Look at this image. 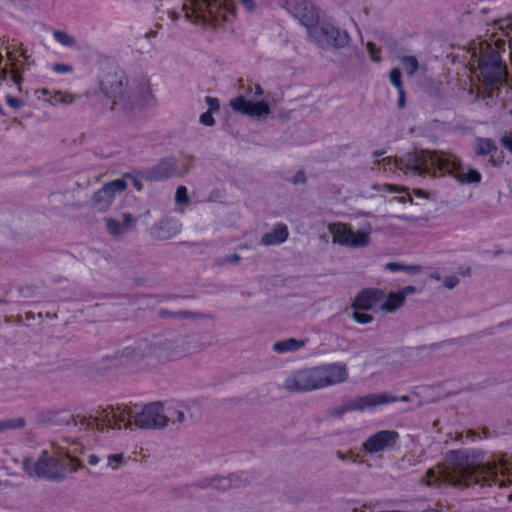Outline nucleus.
I'll list each match as a JSON object with an SVG mask.
<instances>
[{
    "mask_svg": "<svg viewBox=\"0 0 512 512\" xmlns=\"http://www.w3.org/2000/svg\"><path fill=\"white\" fill-rule=\"evenodd\" d=\"M446 467H435L427 471L425 484L437 487L441 483L456 488L473 486H506L504 477L512 482V456L498 457L484 461L480 452L451 450L445 455Z\"/></svg>",
    "mask_w": 512,
    "mask_h": 512,
    "instance_id": "1",
    "label": "nucleus"
},
{
    "mask_svg": "<svg viewBox=\"0 0 512 512\" xmlns=\"http://www.w3.org/2000/svg\"><path fill=\"white\" fill-rule=\"evenodd\" d=\"M397 169L404 173H412L417 176L450 175L460 183H479L481 174L472 168L465 172L459 159L451 154L414 151L406 153L403 157L394 160Z\"/></svg>",
    "mask_w": 512,
    "mask_h": 512,
    "instance_id": "2",
    "label": "nucleus"
},
{
    "mask_svg": "<svg viewBox=\"0 0 512 512\" xmlns=\"http://www.w3.org/2000/svg\"><path fill=\"white\" fill-rule=\"evenodd\" d=\"M134 423L141 429H162L165 427L164 405L161 402H153L143 406L140 412H134L131 408L107 407L98 409L89 416H77L75 425H82L89 428L104 429L121 428L122 425L130 427Z\"/></svg>",
    "mask_w": 512,
    "mask_h": 512,
    "instance_id": "3",
    "label": "nucleus"
},
{
    "mask_svg": "<svg viewBox=\"0 0 512 512\" xmlns=\"http://www.w3.org/2000/svg\"><path fill=\"white\" fill-rule=\"evenodd\" d=\"M103 94L113 100L112 109L130 112L137 107L150 105L154 96L147 79L128 81L123 70L112 68L100 79Z\"/></svg>",
    "mask_w": 512,
    "mask_h": 512,
    "instance_id": "4",
    "label": "nucleus"
},
{
    "mask_svg": "<svg viewBox=\"0 0 512 512\" xmlns=\"http://www.w3.org/2000/svg\"><path fill=\"white\" fill-rule=\"evenodd\" d=\"M76 452V448L72 451L64 447L45 449L37 458H24L22 468L31 478L59 483L83 468L82 462L74 456Z\"/></svg>",
    "mask_w": 512,
    "mask_h": 512,
    "instance_id": "5",
    "label": "nucleus"
},
{
    "mask_svg": "<svg viewBox=\"0 0 512 512\" xmlns=\"http://www.w3.org/2000/svg\"><path fill=\"white\" fill-rule=\"evenodd\" d=\"M347 378L346 364L330 363L293 372L283 387L289 392H308L343 383Z\"/></svg>",
    "mask_w": 512,
    "mask_h": 512,
    "instance_id": "6",
    "label": "nucleus"
},
{
    "mask_svg": "<svg viewBox=\"0 0 512 512\" xmlns=\"http://www.w3.org/2000/svg\"><path fill=\"white\" fill-rule=\"evenodd\" d=\"M409 400V396L395 397L387 393H371L345 400L342 405L330 409L328 414L332 418L339 419L347 412H363L380 405H386L396 401L408 402Z\"/></svg>",
    "mask_w": 512,
    "mask_h": 512,
    "instance_id": "7",
    "label": "nucleus"
},
{
    "mask_svg": "<svg viewBox=\"0 0 512 512\" xmlns=\"http://www.w3.org/2000/svg\"><path fill=\"white\" fill-rule=\"evenodd\" d=\"M192 5L197 17L214 27L228 21L234 13L230 0H192Z\"/></svg>",
    "mask_w": 512,
    "mask_h": 512,
    "instance_id": "8",
    "label": "nucleus"
},
{
    "mask_svg": "<svg viewBox=\"0 0 512 512\" xmlns=\"http://www.w3.org/2000/svg\"><path fill=\"white\" fill-rule=\"evenodd\" d=\"M311 41L321 48H342L349 42V35L330 23H321L310 30Z\"/></svg>",
    "mask_w": 512,
    "mask_h": 512,
    "instance_id": "9",
    "label": "nucleus"
},
{
    "mask_svg": "<svg viewBox=\"0 0 512 512\" xmlns=\"http://www.w3.org/2000/svg\"><path fill=\"white\" fill-rule=\"evenodd\" d=\"M328 229L333 236V242L343 246L361 248L370 242V231L354 232L342 223L330 224Z\"/></svg>",
    "mask_w": 512,
    "mask_h": 512,
    "instance_id": "10",
    "label": "nucleus"
},
{
    "mask_svg": "<svg viewBox=\"0 0 512 512\" xmlns=\"http://www.w3.org/2000/svg\"><path fill=\"white\" fill-rule=\"evenodd\" d=\"M148 346L147 357L154 356L158 359H176L185 353L187 341L184 336H176L157 343L148 341Z\"/></svg>",
    "mask_w": 512,
    "mask_h": 512,
    "instance_id": "11",
    "label": "nucleus"
},
{
    "mask_svg": "<svg viewBox=\"0 0 512 512\" xmlns=\"http://www.w3.org/2000/svg\"><path fill=\"white\" fill-rule=\"evenodd\" d=\"M149 349L148 340L141 339L134 345L126 346L105 357V362L110 367L124 365L129 362H136L147 358V350Z\"/></svg>",
    "mask_w": 512,
    "mask_h": 512,
    "instance_id": "12",
    "label": "nucleus"
},
{
    "mask_svg": "<svg viewBox=\"0 0 512 512\" xmlns=\"http://www.w3.org/2000/svg\"><path fill=\"white\" fill-rule=\"evenodd\" d=\"M481 75L490 84L499 83L505 76L506 68L496 50L490 49L482 53L479 61Z\"/></svg>",
    "mask_w": 512,
    "mask_h": 512,
    "instance_id": "13",
    "label": "nucleus"
},
{
    "mask_svg": "<svg viewBox=\"0 0 512 512\" xmlns=\"http://www.w3.org/2000/svg\"><path fill=\"white\" fill-rule=\"evenodd\" d=\"M395 430H380L370 435L361 445V449L369 454H377L392 450L399 440Z\"/></svg>",
    "mask_w": 512,
    "mask_h": 512,
    "instance_id": "14",
    "label": "nucleus"
},
{
    "mask_svg": "<svg viewBox=\"0 0 512 512\" xmlns=\"http://www.w3.org/2000/svg\"><path fill=\"white\" fill-rule=\"evenodd\" d=\"M190 166L187 165L183 171L178 168L174 158H164L156 165L150 167L142 173V177L149 181H161L171 177L182 176L188 172Z\"/></svg>",
    "mask_w": 512,
    "mask_h": 512,
    "instance_id": "15",
    "label": "nucleus"
},
{
    "mask_svg": "<svg viewBox=\"0 0 512 512\" xmlns=\"http://www.w3.org/2000/svg\"><path fill=\"white\" fill-rule=\"evenodd\" d=\"M289 11L303 26L310 30L318 25L319 14L315 6L305 0L296 1L290 5Z\"/></svg>",
    "mask_w": 512,
    "mask_h": 512,
    "instance_id": "16",
    "label": "nucleus"
},
{
    "mask_svg": "<svg viewBox=\"0 0 512 512\" xmlns=\"http://www.w3.org/2000/svg\"><path fill=\"white\" fill-rule=\"evenodd\" d=\"M127 183L124 179H116L106 183L93 195V202L99 211L106 210L113 202L115 193L126 189Z\"/></svg>",
    "mask_w": 512,
    "mask_h": 512,
    "instance_id": "17",
    "label": "nucleus"
},
{
    "mask_svg": "<svg viewBox=\"0 0 512 512\" xmlns=\"http://www.w3.org/2000/svg\"><path fill=\"white\" fill-rule=\"evenodd\" d=\"M231 108L238 113L259 118L270 113L269 105L264 101L253 103L244 96H238L230 101Z\"/></svg>",
    "mask_w": 512,
    "mask_h": 512,
    "instance_id": "18",
    "label": "nucleus"
},
{
    "mask_svg": "<svg viewBox=\"0 0 512 512\" xmlns=\"http://www.w3.org/2000/svg\"><path fill=\"white\" fill-rule=\"evenodd\" d=\"M384 298L385 293L381 289L366 288L354 299L352 307L354 309L370 310L382 303Z\"/></svg>",
    "mask_w": 512,
    "mask_h": 512,
    "instance_id": "19",
    "label": "nucleus"
},
{
    "mask_svg": "<svg viewBox=\"0 0 512 512\" xmlns=\"http://www.w3.org/2000/svg\"><path fill=\"white\" fill-rule=\"evenodd\" d=\"M288 235L289 232L287 226L283 223H279L271 232L266 233L261 237V244L264 246L281 244L287 240Z\"/></svg>",
    "mask_w": 512,
    "mask_h": 512,
    "instance_id": "20",
    "label": "nucleus"
},
{
    "mask_svg": "<svg viewBox=\"0 0 512 512\" xmlns=\"http://www.w3.org/2000/svg\"><path fill=\"white\" fill-rule=\"evenodd\" d=\"M135 222L133 216L129 213L123 214V222L108 218L106 220V228L109 233L115 237L123 235Z\"/></svg>",
    "mask_w": 512,
    "mask_h": 512,
    "instance_id": "21",
    "label": "nucleus"
},
{
    "mask_svg": "<svg viewBox=\"0 0 512 512\" xmlns=\"http://www.w3.org/2000/svg\"><path fill=\"white\" fill-rule=\"evenodd\" d=\"M307 342L308 339L287 338L275 342L272 346V350L278 354L296 352L303 348Z\"/></svg>",
    "mask_w": 512,
    "mask_h": 512,
    "instance_id": "22",
    "label": "nucleus"
},
{
    "mask_svg": "<svg viewBox=\"0 0 512 512\" xmlns=\"http://www.w3.org/2000/svg\"><path fill=\"white\" fill-rule=\"evenodd\" d=\"M157 237L161 240H167L177 235L181 230V224L171 218L162 220L158 227Z\"/></svg>",
    "mask_w": 512,
    "mask_h": 512,
    "instance_id": "23",
    "label": "nucleus"
},
{
    "mask_svg": "<svg viewBox=\"0 0 512 512\" xmlns=\"http://www.w3.org/2000/svg\"><path fill=\"white\" fill-rule=\"evenodd\" d=\"M405 302V295L403 293H390L387 298L382 301L380 308L386 312L392 313L400 308Z\"/></svg>",
    "mask_w": 512,
    "mask_h": 512,
    "instance_id": "24",
    "label": "nucleus"
},
{
    "mask_svg": "<svg viewBox=\"0 0 512 512\" xmlns=\"http://www.w3.org/2000/svg\"><path fill=\"white\" fill-rule=\"evenodd\" d=\"M165 426L171 422L173 425H180L185 422L186 417L182 409L177 405L169 404L164 408Z\"/></svg>",
    "mask_w": 512,
    "mask_h": 512,
    "instance_id": "25",
    "label": "nucleus"
},
{
    "mask_svg": "<svg viewBox=\"0 0 512 512\" xmlns=\"http://www.w3.org/2000/svg\"><path fill=\"white\" fill-rule=\"evenodd\" d=\"M158 316L162 319H200L203 317L202 313L199 312H192V311H186V310H180L177 312L169 311L166 309H160L158 311Z\"/></svg>",
    "mask_w": 512,
    "mask_h": 512,
    "instance_id": "26",
    "label": "nucleus"
},
{
    "mask_svg": "<svg viewBox=\"0 0 512 512\" xmlns=\"http://www.w3.org/2000/svg\"><path fill=\"white\" fill-rule=\"evenodd\" d=\"M26 426V419L22 416L0 420V433L8 430L23 429Z\"/></svg>",
    "mask_w": 512,
    "mask_h": 512,
    "instance_id": "27",
    "label": "nucleus"
},
{
    "mask_svg": "<svg viewBox=\"0 0 512 512\" xmlns=\"http://www.w3.org/2000/svg\"><path fill=\"white\" fill-rule=\"evenodd\" d=\"M497 151L494 142L489 138H479L477 140L476 152L479 155L492 154Z\"/></svg>",
    "mask_w": 512,
    "mask_h": 512,
    "instance_id": "28",
    "label": "nucleus"
},
{
    "mask_svg": "<svg viewBox=\"0 0 512 512\" xmlns=\"http://www.w3.org/2000/svg\"><path fill=\"white\" fill-rule=\"evenodd\" d=\"M53 36L57 42L62 44L63 46L70 47V48H76L77 40L69 35L68 33L61 31V30H55L53 32Z\"/></svg>",
    "mask_w": 512,
    "mask_h": 512,
    "instance_id": "29",
    "label": "nucleus"
},
{
    "mask_svg": "<svg viewBox=\"0 0 512 512\" xmlns=\"http://www.w3.org/2000/svg\"><path fill=\"white\" fill-rule=\"evenodd\" d=\"M400 62L409 76H412L419 68L418 60L414 56H403L400 58Z\"/></svg>",
    "mask_w": 512,
    "mask_h": 512,
    "instance_id": "30",
    "label": "nucleus"
},
{
    "mask_svg": "<svg viewBox=\"0 0 512 512\" xmlns=\"http://www.w3.org/2000/svg\"><path fill=\"white\" fill-rule=\"evenodd\" d=\"M233 477H215L210 481V486L218 490H228L233 487Z\"/></svg>",
    "mask_w": 512,
    "mask_h": 512,
    "instance_id": "31",
    "label": "nucleus"
},
{
    "mask_svg": "<svg viewBox=\"0 0 512 512\" xmlns=\"http://www.w3.org/2000/svg\"><path fill=\"white\" fill-rule=\"evenodd\" d=\"M124 463L123 454H111L107 456V468H111L112 470H116Z\"/></svg>",
    "mask_w": 512,
    "mask_h": 512,
    "instance_id": "32",
    "label": "nucleus"
},
{
    "mask_svg": "<svg viewBox=\"0 0 512 512\" xmlns=\"http://www.w3.org/2000/svg\"><path fill=\"white\" fill-rule=\"evenodd\" d=\"M75 96L71 94L63 95L62 92H56L54 96L49 100L52 105L59 103L70 104L74 101Z\"/></svg>",
    "mask_w": 512,
    "mask_h": 512,
    "instance_id": "33",
    "label": "nucleus"
},
{
    "mask_svg": "<svg viewBox=\"0 0 512 512\" xmlns=\"http://www.w3.org/2000/svg\"><path fill=\"white\" fill-rule=\"evenodd\" d=\"M361 309H354L352 313V318L359 324H368L373 320L372 315L360 311Z\"/></svg>",
    "mask_w": 512,
    "mask_h": 512,
    "instance_id": "34",
    "label": "nucleus"
},
{
    "mask_svg": "<svg viewBox=\"0 0 512 512\" xmlns=\"http://www.w3.org/2000/svg\"><path fill=\"white\" fill-rule=\"evenodd\" d=\"M386 269L392 271V272H396V271H400V270H404V271H410V272H416L419 270L418 267H414V266H406V265H403V264H400V263H397V262H389L386 264Z\"/></svg>",
    "mask_w": 512,
    "mask_h": 512,
    "instance_id": "35",
    "label": "nucleus"
},
{
    "mask_svg": "<svg viewBox=\"0 0 512 512\" xmlns=\"http://www.w3.org/2000/svg\"><path fill=\"white\" fill-rule=\"evenodd\" d=\"M175 201L178 204H186L189 202L188 191L185 186H179L176 190Z\"/></svg>",
    "mask_w": 512,
    "mask_h": 512,
    "instance_id": "36",
    "label": "nucleus"
},
{
    "mask_svg": "<svg viewBox=\"0 0 512 512\" xmlns=\"http://www.w3.org/2000/svg\"><path fill=\"white\" fill-rule=\"evenodd\" d=\"M390 81L391 83L397 88V89H401L403 88L402 86V81H401V72L398 68H394L390 71Z\"/></svg>",
    "mask_w": 512,
    "mask_h": 512,
    "instance_id": "37",
    "label": "nucleus"
},
{
    "mask_svg": "<svg viewBox=\"0 0 512 512\" xmlns=\"http://www.w3.org/2000/svg\"><path fill=\"white\" fill-rule=\"evenodd\" d=\"M495 25L501 31L508 32L512 31V18L508 17L505 19H499L495 21Z\"/></svg>",
    "mask_w": 512,
    "mask_h": 512,
    "instance_id": "38",
    "label": "nucleus"
},
{
    "mask_svg": "<svg viewBox=\"0 0 512 512\" xmlns=\"http://www.w3.org/2000/svg\"><path fill=\"white\" fill-rule=\"evenodd\" d=\"M200 122L205 126H213L215 124V120L212 116V112L207 111L200 116Z\"/></svg>",
    "mask_w": 512,
    "mask_h": 512,
    "instance_id": "39",
    "label": "nucleus"
},
{
    "mask_svg": "<svg viewBox=\"0 0 512 512\" xmlns=\"http://www.w3.org/2000/svg\"><path fill=\"white\" fill-rule=\"evenodd\" d=\"M205 101H206L207 105L209 106V110L208 111L215 112V111H218L220 109L219 100L217 98L207 96L205 98Z\"/></svg>",
    "mask_w": 512,
    "mask_h": 512,
    "instance_id": "40",
    "label": "nucleus"
},
{
    "mask_svg": "<svg viewBox=\"0 0 512 512\" xmlns=\"http://www.w3.org/2000/svg\"><path fill=\"white\" fill-rule=\"evenodd\" d=\"M124 177L130 178L132 180L133 186L138 190L141 191L143 189L142 181L138 178L137 174L134 173H126L124 174Z\"/></svg>",
    "mask_w": 512,
    "mask_h": 512,
    "instance_id": "41",
    "label": "nucleus"
},
{
    "mask_svg": "<svg viewBox=\"0 0 512 512\" xmlns=\"http://www.w3.org/2000/svg\"><path fill=\"white\" fill-rule=\"evenodd\" d=\"M443 284L447 289H453L459 284V279L456 276H447L444 278Z\"/></svg>",
    "mask_w": 512,
    "mask_h": 512,
    "instance_id": "42",
    "label": "nucleus"
},
{
    "mask_svg": "<svg viewBox=\"0 0 512 512\" xmlns=\"http://www.w3.org/2000/svg\"><path fill=\"white\" fill-rule=\"evenodd\" d=\"M292 183L297 184H305L306 183V175L305 172L300 170L298 171L292 178Z\"/></svg>",
    "mask_w": 512,
    "mask_h": 512,
    "instance_id": "43",
    "label": "nucleus"
},
{
    "mask_svg": "<svg viewBox=\"0 0 512 512\" xmlns=\"http://www.w3.org/2000/svg\"><path fill=\"white\" fill-rule=\"evenodd\" d=\"M7 104L14 109H19L23 106V102L13 96H7Z\"/></svg>",
    "mask_w": 512,
    "mask_h": 512,
    "instance_id": "44",
    "label": "nucleus"
},
{
    "mask_svg": "<svg viewBox=\"0 0 512 512\" xmlns=\"http://www.w3.org/2000/svg\"><path fill=\"white\" fill-rule=\"evenodd\" d=\"M53 70L56 73H71L72 72V66L66 65V64H55L53 66Z\"/></svg>",
    "mask_w": 512,
    "mask_h": 512,
    "instance_id": "45",
    "label": "nucleus"
},
{
    "mask_svg": "<svg viewBox=\"0 0 512 512\" xmlns=\"http://www.w3.org/2000/svg\"><path fill=\"white\" fill-rule=\"evenodd\" d=\"M241 260V256L239 254H232V255H227L224 260H223V263H232V264H237L239 263Z\"/></svg>",
    "mask_w": 512,
    "mask_h": 512,
    "instance_id": "46",
    "label": "nucleus"
},
{
    "mask_svg": "<svg viewBox=\"0 0 512 512\" xmlns=\"http://www.w3.org/2000/svg\"><path fill=\"white\" fill-rule=\"evenodd\" d=\"M367 49H368V51H369V53H370V55H371V57H372V59L374 61H379L380 60V58L378 56H376L377 49H376V46L373 43L368 42L367 43Z\"/></svg>",
    "mask_w": 512,
    "mask_h": 512,
    "instance_id": "47",
    "label": "nucleus"
},
{
    "mask_svg": "<svg viewBox=\"0 0 512 512\" xmlns=\"http://www.w3.org/2000/svg\"><path fill=\"white\" fill-rule=\"evenodd\" d=\"M502 145L512 153V137L504 136L501 138Z\"/></svg>",
    "mask_w": 512,
    "mask_h": 512,
    "instance_id": "48",
    "label": "nucleus"
},
{
    "mask_svg": "<svg viewBox=\"0 0 512 512\" xmlns=\"http://www.w3.org/2000/svg\"><path fill=\"white\" fill-rule=\"evenodd\" d=\"M397 90H398V94H399L397 105L399 108H404L405 107V92H404L403 88L397 89Z\"/></svg>",
    "mask_w": 512,
    "mask_h": 512,
    "instance_id": "49",
    "label": "nucleus"
},
{
    "mask_svg": "<svg viewBox=\"0 0 512 512\" xmlns=\"http://www.w3.org/2000/svg\"><path fill=\"white\" fill-rule=\"evenodd\" d=\"M241 4L249 11H252L255 9L256 4L254 0H239Z\"/></svg>",
    "mask_w": 512,
    "mask_h": 512,
    "instance_id": "50",
    "label": "nucleus"
},
{
    "mask_svg": "<svg viewBox=\"0 0 512 512\" xmlns=\"http://www.w3.org/2000/svg\"><path fill=\"white\" fill-rule=\"evenodd\" d=\"M87 461L90 465L95 466L100 462V459L97 455L90 454V455H88Z\"/></svg>",
    "mask_w": 512,
    "mask_h": 512,
    "instance_id": "51",
    "label": "nucleus"
},
{
    "mask_svg": "<svg viewBox=\"0 0 512 512\" xmlns=\"http://www.w3.org/2000/svg\"><path fill=\"white\" fill-rule=\"evenodd\" d=\"M502 162L503 161L501 158H499V157L496 158L493 153L491 154L489 163H491L492 166H494V167L500 166L502 164Z\"/></svg>",
    "mask_w": 512,
    "mask_h": 512,
    "instance_id": "52",
    "label": "nucleus"
},
{
    "mask_svg": "<svg viewBox=\"0 0 512 512\" xmlns=\"http://www.w3.org/2000/svg\"><path fill=\"white\" fill-rule=\"evenodd\" d=\"M415 291H416V288L414 286H406L402 290H399L398 293H403V295H405V297H406L408 294H412Z\"/></svg>",
    "mask_w": 512,
    "mask_h": 512,
    "instance_id": "53",
    "label": "nucleus"
},
{
    "mask_svg": "<svg viewBox=\"0 0 512 512\" xmlns=\"http://www.w3.org/2000/svg\"><path fill=\"white\" fill-rule=\"evenodd\" d=\"M12 79L16 84H19L21 81V76L19 74V71L15 68L12 69Z\"/></svg>",
    "mask_w": 512,
    "mask_h": 512,
    "instance_id": "54",
    "label": "nucleus"
},
{
    "mask_svg": "<svg viewBox=\"0 0 512 512\" xmlns=\"http://www.w3.org/2000/svg\"><path fill=\"white\" fill-rule=\"evenodd\" d=\"M386 188H387L390 192H397V193H400L401 191L406 190L405 188H401V187H398V186H395V185H390V184H387V185H386Z\"/></svg>",
    "mask_w": 512,
    "mask_h": 512,
    "instance_id": "55",
    "label": "nucleus"
},
{
    "mask_svg": "<svg viewBox=\"0 0 512 512\" xmlns=\"http://www.w3.org/2000/svg\"><path fill=\"white\" fill-rule=\"evenodd\" d=\"M255 91H254V96L255 97H260L263 95V89L261 88V86L259 84H256L255 87H254Z\"/></svg>",
    "mask_w": 512,
    "mask_h": 512,
    "instance_id": "56",
    "label": "nucleus"
},
{
    "mask_svg": "<svg viewBox=\"0 0 512 512\" xmlns=\"http://www.w3.org/2000/svg\"><path fill=\"white\" fill-rule=\"evenodd\" d=\"M381 163L383 164L384 169H387V167L391 165L392 160L390 157H386L381 160Z\"/></svg>",
    "mask_w": 512,
    "mask_h": 512,
    "instance_id": "57",
    "label": "nucleus"
},
{
    "mask_svg": "<svg viewBox=\"0 0 512 512\" xmlns=\"http://www.w3.org/2000/svg\"><path fill=\"white\" fill-rule=\"evenodd\" d=\"M20 50V56L23 57L26 61L29 60L30 56L27 54L26 49L19 48Z\"/></svg>",
    "mask_w": 512,
    "mask_h": 512,
    "instance_id": "58",
    "label": "nucleus"
},
{
    "mask_svg": "<svg viewBox=\"0 0 512 512\" xmlns=\"http://www.w3.org/2000/svg\"><path fill=\"white\" fill-rule=\"evenodd\" d=\"M336 455L342 461H346L347 460V456L342 451H337Z\"/></svg>",
    "mask_w": 512,
    "mask_h": 512,
    "instance_id": "59",
    "label": "nucleus"
},
{
    "mask_svg": "<svg viewBox=\"0 0 512 512\" xmlns=\"http://www.w3.org/2000/svg\"><path fill=\"white\" fill-rule=\"evenodd\" d=\"M12 486L9 481H0V487H10Z\"/></svg>",
    "mask_w": 512,
    "mask_h": 512,
    "instance_id": "60",
    "label": "nucleus"
},
{
    "mask_svg": "<svg viewBox=\"0 0 512 512\" xmlns=\"http://www.w3.org/2000/svg\"><path fill=\"white\" fill-rule=\"evenodd\" d=\"M383 154H384V152H383V151H374V152H373V157H379V156H381V155H383Z\"/></svg>",
    "mask_w": 512,
    "mask_h": 512,
    "instance_id": "61",
    "label": "nucleus"
},
{
    "mask_svg": "<svg viewBox=\"0 0 512 512\" xmlns=\"http://www.w3.org/2000/svg\"><path fill=\"white\" fill-rule=\"evenodd\" d=\"M414 193L417 195V196H423L424 195V192L422 190H419V189H415L414 190Z\"/></svg>",
    "mask_w": 512,
    "mask_h": 512,
    "instance_id": "62",
    "label": "nucleus"
},
{
    "mask_svg": "<svg viewBox=\"0 0 512 512\" xmlns=\"http://www.w3.org/2000/svg\"><path fill=\"white\" fill-rule=\"evenodd\" d=\"M41 93L44 94V95H47V94H49V91L47 89H42Z\"/></svg>",
    "mask_w": 512,
    "mask_h": 512,
    "instance_id": "63",
    "label": "nucleus"
},
{
    "mask_svg": "<svg viewBox=\"0 0 512 512\" xmlns=\"http://www.w3.org/2000/svg\"><path fill=\"white\" fill-rule=\"evenodd\" d=\"M397 200H399L400 202H405L407 199L405 197H400V198H396Z\"/></svg>",
    "mask_w": 512,
    "mask_h": 512,
    "instance_id": "64",
    "label": "nucleus"
}]
</instances>
